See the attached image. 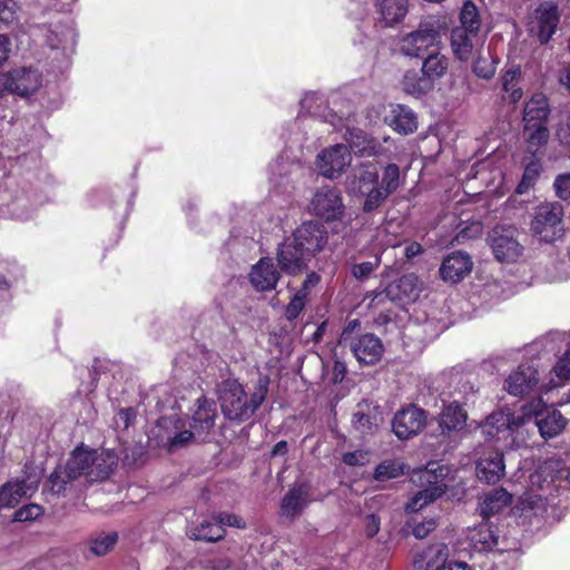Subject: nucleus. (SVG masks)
<instances>
[{"label":"nucleus","mask_w":570,"mask_h":570,"mask_svg":"<svg viewBox=\"0 0 570 570\" xmlns=\"http://www.w3.org/2000/svg\"><path fill=\"white\" fill-rule=\"evenodd\" d=\"M305 299L306 297L298 293L292 297L291 302L285 307V316L288 321H294L298 317L305 307Z\"/></svg>","instance_id":"nucleus-52"},{"label":"nucleus","mask_w":570,"mask_h":570,"mask_svg":"<svg viewBox=\"0 0 570 570\" xmlns=\"http://www.w3.org/2000/svg\"><path fill=\"white\" fill-rule=\"evenodd\" d=\"M364 197L362 210L371 214L377 210L389 198L390 194L383 190L379 185L361 195Z\"/></svg>","instance_id":"nucleus-43"},{"label":"nucleus","mask_w":570,"mask_h":570,"mask_svg":"<svg viewBox=\"0 0 570 570\" xmlns=\"http://www.w3.org/2000/svg\"><path fill=\"white\" fill-rule=\"evenodd\" d=\"M346 373H347V367H346L345 362L335 360L334 365H333L332 382L334 384L342 383L346 376Z\"/></svg>","instance_id":"nucleus-60"},{"label":"nucleus","mask_w":570,"mask_h":570,"mask_svg":"<svg viewBox=\"0 0 570 570\" xmlns=\"http://www.w3.org/2000/svg\"><path fill=\"white\" fill-rule=\"evenodd\" d=\"M327 244L326 226L316 219L305 220L278 245L277 266L283 273L296 276L308 269L309 262L321 254Z\"/></svg>","instance_id":"nucleus-1"},{"label":"nucleus","mask_w":570,"mask_h":570,"mask_svg":"<svg viewBox=\"0 0 570 570\" xmlns=\"http://www.w3.org/2000/svg\"><path fill=\"white\" fill-rule=\"evenodd\" d=\"M379 186L386 193L392 195L401 186L400 168L396 164H389L385 166L382 179L379 180Z\"/></svg>","instance_id":"nucleus-45"},{"label":"nucleus","mask_w":570,"mask_h":570,"mask_svg":"<svg viewBox=\"0 0 570 570\" xmlns=\"http://www.w3.org/2000/svg\"><path fill=\"white\" fill-rule=\"evenodd\" d=\"M551 109L548 97L542 92H534L525 102L523 109L524 135L528 142H548V120Z\"/></svg>","instance_id":"nucleus-4"},{"label":"nucleus","mask_w":570,"mask_h":570,"mask_svg":"<svg viewBox=\"0 0 570 570\" xmlns=\"http://www.w3.org/2000/svg\"><path fill=\"white\" fill-rule=\"evenodd\" d=\"M446 492V485L444 483H434L419 491L410 502L405 505L406 512H416L428 505L429 503L441 498Z\"/></svg>","instance_id":"nucleus-38"},{"label":"nucleus","mask_w":570,"mask_h":570,"mask_svg":"<svg viewBox=\"0 0 570 570\" xmlns=\"http://www.w3.org/2000/svg\"><path fill=\"white\" fill-rule=\"evenodd\" d=\"M321 281V276L316 272H309L306 274L304 282L302 283L301 288L296 292L305 297H307L311 288L315 287Z\"/></svg>","instance_id":"nucleus-57"},{"label":"nucleus","mask_w":570,"mask_h":570,"mask_svg":"<svg viewBox=\"0 0 570 570\" xmlns=\"http://www.w3.org/2000/svg\"><path fill=\"white\" fill-rule=\"evenodd\" d=\"M449 557V549L444 543H435L428 547L420 556L414 560L416 568H422L425 564V569L429 570H446Z\"/></svg>","instance_id":"nucleus-33"},{"label":"nucleus","mask_w":570,"mask_h":570,"mask_svg":"<svg viewBox=\"0 0 570 570\" xmlns=\"http://www.w3.org/2000/svg\"><path fill=\"white\" fill-rule=\"evenodd\" d=\"M513 420V414L504 411H495L488 415L484 420L485 428H494V431H487L488 438H494L500 432H503L509 428L511 421Z\"/></svg>","instance_id":"nucleus-42"},{"label":"nucleus","mask_w":570,"mask_h":570,"mask_svg":"<svg viewBox=\"0 0 570 570\" xmlns=\"http://www.w3.org/2000/svg\"><path fill=\"white\" fill-rule=\"evenodd\" d=\"M281 272L275 266L273 258L262 257L252 266L249 282L257 292H271L277 286Z\"/></svg>","instance_id":"nucleus-19"},{"label":"nucleus","mask_w":570,"mask_h":570,"mask_svg":"<svg viewBox=\"0 0 570 570\" xmlns=\"http://www.w3.org/2000/svg\"><path fill=\"white\" fill-rule=\"evenodd\" d=\"M117 541L118 533L116 531L109 533L102 532L90 539V550L94 554L101 557L112 550Z\"/></svg>","instance_id":"nucleus-44"},{"label":"nucleus","mask_w":570,"mask_h":570,"mask_svg":"<svg viewBox=\"0 0 570 570\" xmlns=\"http://www.w3.org/2000/svg\"><path fill=\"white\" fill-rule=\"evenodd\" d=\"M92 464L90 470V482H104L110 478L118 465L119 456L115 450L92 449Z\"/></svg>","instance_id":"nucleus-26"},{"label":"nucleus","mask_w":570,"mask_h":570,"mask_svg":"<svg viewBox=\"0 0 570 570\" xmlns=\"http://www.w3.org/2000/svg\"><path fill=\"white\" fill-rule=\"evenodd\" d=\"M92 449L83 443L77 445L69 454L63 466V472H68L69 479H79L87 476L90 481V470L92 464Z\"/></svg>","instance_id":"nucleus-24"},{"label":"nucleus","mask_w":570,"mask_h":570,"mask_svg":"<svg viewBox=\"0 0 570 570\" xmlns=\"http://www.w3.org/2000/svg\"><path fill=\"white\" fill-rule=\"evenodd\" d=\"M404 468L405 465L401 462L385 460L375 468L373 476L379 482H385L403 475Z\"/></svg>","instance_id":"nucleus-41"},{"label":"nucleus","mask_w":570,"mask_h":570,"mask_svg":"<svg viewBox=\"0 0 570 570\" xmlns=\"http://www.w3.org/2000/svg\"><path fill=\"white\" fill-rule=\"evenodd\" d=\"M534 423L540 435L544 440H549L559 435L566 429L567 420L560 411L556 409H544L534 412Z\"/></svg>","instance_id":"nucleus-27"},{"label":"nucleus","mask_w":570,"mask_h":570,"mask_svg":"<svg viewBox=\"0 0 570 570\" xmlns=\"http://www.w3.org/2000/svg\"><path fill=\"white\" fill-rule=\"evenodd\" d=\"M400 83L402 90L414 98L425 97L435 88L432 81L423 73L422 69L405 70Z\"/></svg>","instance_id":"nucleus-31"},{"label":"nucleus","mask_w":570,"mask_h":570,"mask_svg":"<svg viewBox=\"0 0 570 570\" xmlns=\"http://www.w3.org/2000/svg\"><path fill=\"white\" fill-rule=\"evenodd\" d=\"M213 520L223 528L224 525L234 527L237 529L246 528V522L244 521V519L234 513L218 512L213 514Z\"/></svg>","instance_id":"nucleus-51"},{"label":"nucleus","mask_w":570,"mask_h":570,"mask_svg":"<svg viewBox=\"0 0 570 570\" xmlns=\"http://www.w3.org/2000/svg\"><path fill=\"white\" fill-rule=\"evenodd\" d=\"M440 41V31L431 23L421 22L416 30L400 39V52L410 58H423L436 50Z\"/></svg>","instance_id":"nucleus-9"},{"label":"nucleus","mask_w":570,"mask_h":570,"mask_svg":"<svg viewBox=\"0 0 570 570\" xmlns=\"http://www.w3.org/2000/svg\"><path fill=\"white\" fill-rule=\"evenodd\" d=\"M11 51V41L7 35H0V66L9 58Z\"/></svg>","instance_id":"nucleus-63"},{"label":"nucleus","mask_w":570,"mask_h":570,"mask_svg":"<svg viewBox=\"0 0 570 570\" xmlns=\"http://www.w3.org/2000/svg\"><path fill=\"white\" fill-rule=\"evenodd\" d=\"M45 513V509L37 503H29L18 509L12 517L13 522H27L39 519Z\"/></svg>","instance_id":"nucleus-49"},{"label":"nucleus","mask_w":570,"mask_h":570,"mask_svg":"<svg viewBox=\"0 0 570 570\" xmlns=\"http://www.w3.org/2000/svg\"><path fill=\"white\" fill-rule=\"evenodd\" d=\"M36 490L37 485L28 484L24 479L8 481L0 487V508H14L21 499L31 497Z\"/></svg>","instance_id":"nucleus-30"},{"label":"nucleus","mask_w":570,"mask_h":570,"mask_svg":"<svg viewBox=\"0 0 570 570\" xmlns=\"http://www.w3.org/2000/svg\"><path fill=\"white\" fill-rule=\"evenodd\" d=\"M9 92L21 97L33 94L40 86V75L37 70L21 67L7 73Z\"/></svg>","instance_id":"nucleus-23"},{"label":"nucleus","mask_w":570,"mask_h":570,"mask_svg":"<svg viewBox=\"0 0 570 570\" xmlns=\"http://www.w3.org/2000/svg\"><path fill=\"white\" fill-rule=\"evenodd\" d=\"M375 10L379 20L384 27H393L403 21L409 11L407 0H375Z\"/></svg>","instance_id":"nucleus-29"},{"label":"nucleus","mask_w":570,"mask_h":570,"mask_svg":"<svg viewBox=\"0 0 570 570\" xmlns=\"http://www.w3.org/2000/svg\"><path fill=\"white\" fill-rule=\"evenodd\" d=\"M458 27L466 29L470 33H480L482 20L479 8L472 0H465L459 13Z\"/></svg>","instance_id":"nucleus-40"},{"label":"nucleus","mask_w":570,"mask_h":570,"mask_svg":"<svg viewBox=\"0 0 570 570\" xmlns=\"http://www.w3.org/2000/svg\"><path fill=\"white\" fill-rule=\"evenodd\" d=\"M512 503V494L503 488H494L489 491L479 504L480 515L482 519H490L491 517L501 512V510Z\"/></svg>","instance_id":"nucleus-34"},{"label":"nucleus","mask_w":570,"mask_h":570,"mask_svg":"<svg viewBox=\"0 0 570 570\" xmlns=\"http://www.w3.org/2000/svg\"><path fill=\"white\" fill-rule=\"evenodd\" d=\"M523 72L520 65H508L499 73L497 89L504 104L517 105L523 98Z\"/></svg>","instance_id":"nucleus-14"},{"label":"nucleus","mask_w":570,"mask_h":570,"mask_svg":"<svg viewBox=\"0 0 570 570\" xmlns=\"http://www.w3.org/2000/svg\"><path fill=\"white\" fill-rule=\"evenodd\" d=\"M553 186L556 194L561 199L570 198V174H562L557 176Z\"/></svg>","instance_id":"nucleus-53"},{"label":"nucleus","mask_w":570,"mask_h":570,"mask_svg":"<svg viewBox=\"0 0 570 570\" xmlns=\"http://www.w3.org/2000/svg\"><path fill=\"white\" fill-rule=\"evenodd\" d=\"M381 406L368 400L356 404L352 417L353 428L362 434H373L382 423Z\"/></svg>","instance_id":"nucleus-20"},{"label":"nucleus","mask_w":570,"mask_h":570,"mask_svg":"<svg viewBox=\"0 0 570 570\" xmlns=\"http://www.w3.org/2000/svg\"><path fill=\"white\" fill-rule=\"evenodd\" d=\"M519 232L512 225H497L487 236L494 258L500 263H515L523 254L524 247L518 239Z\"/></svg>","instance_id":"nucleus-6"},{"label":"nucleus","mask_w":570,"mask_h":570,"mask_svg":"<svg viewBox=\"0 0 570 570\" xmlns=\"http://www.w3.org/2000/svg\"><path fill=\"white\" fill-rule=\"evenodd\" d=\"M468 413L458 401L444 404L436 416L430 419V434L441 442L451 440L466 428Z\"/></svg>","instance_id":"nucleus-7"},{"label":"nucleus","mask_w":570,"mask_h":570,"mask_svg":"<svg viewBox=\"0 0 570 570\" xmlns=\"http://www.w3.org/2000/svg\"><path fill=\"white\" fill-rule=\"evenodd\" d=\"M195 411L189 421V428L196 432V442L204 443L214 430L218 416L216 402L205 395L195 402Z\"/></svg>","instance_id":"nucleus-12"},{"label":"nucleus","mask_w":570,"mask_h":570,"mask_svg":"<svg viewBox=\"0 0 570 570\" xmlns=\"http://www.w3.org/2000/svg\"><path fill=\"white\" fill-rule=\"evenodd\" d=\"M563 207L558 202L540 204L534 208L530 223L532 235L544 243H552L563 236Z\"/></svg>","instance_id":"nucleus-5"},{"label":"nucleus","mask_w":570,"mask_h":570,"mask_svg":"<svg viewBox=\"0 0 570 570\" xmlns=\"http://www.w3.org/2000/svg\"><path fill=\"white\" fill-rule=\"evenodd\" d=\"M309 494L311 485L308 482L294 483L282 500L283 514L291 518L297 517L306 507Z\"/></svg>","instance_id":"nucleus-28"},{"label":"nucleus","mask_w":570,"mask_h":570,"mask_svg":"<svg viewBox=\"0 0 570 570\" xmlns=\"http://www.w3.org/2000/svg\"><path fill=\"white\" fill-rule=\"evenodd\" d=\"M539 384L538 370L525 363L520 364L504 382V390L513 396L524 397L529 395Z\"/></svg>","instance_id":"nucleus-15"},{"label":"nucleus","mask_w":570,"mask_h":570,"mask_svg":"<svg viewBox=\"0 0 570 570\" xmlns=\"http://www.w3.org/2000/svg\"><path fill=\"white\" fill-rule=\"evenodd\" d=\"M301 107L307 111V115H299L296 118V124L298 127L312 130V135H306V140L315 138L316 141H320L322 136H317V134L340 132L343 129H345L343 138L347 140L346 135L350 131L347 119L331 110L322 96L317 94L305 96L301 101Z\"/></svg>","instance_id":"nucleus-3"},{"label":"nucleus","mask_w":570,"mask_h":570,"mask_svg":"<svg viewBox=\"0 0 570 570\" xmlns=\"http://www.w3.org/2000/svg\"><path fill=\"white\" fill-rule=\"evenodd\" d=\"M472 268L471 256L465 252L455 250L443 258L439 272L444 282L458 284L472 272Z\"/></svg>","instance_id":"nucleus-17"},{"label":"nucleus","mask_w":570,"mask_h":570,"mask_svg":"<svg viewBox=\"0 0 570 570\" xmlns=\"http://www.w3.org/2000/svg\"><path fill=\"white\" fill-rule=\"evenodd\" d=\"M361 145H331L317 156V166L321 174L328 179H336L343 170L351 165V153L356 150L354 147Z\"/></svg>","instance_id":"nucleus-11"},{"label":"nucleus","mask_w":570,"mask_h":570,"mask_svg":"<svg viewBox=\"0 0 570 570\" xmlns=\"http://www.w3.org/2000/svg\"><path fill=\"white\" fill-rule=\"evenodd\" d=\"M361 327L360 320H352L347 323V325L344 327L341 337H340V344H348L351 342V335Z\"/></svg>","instance_id":"nucleus-61"},{"label":"nucleus","mask_w":570,"mask_h":570,"mask_svg":"<svg viewBox=\"0 0 570 570\" xmlns=\"http://www.w3.org/2000/svg\"><path fill=\"white\" fill-rule=\"evenodd\" d=\"M271 379L259 375L253 393L248 396L244 385L234 377L223 380L216 386L217 401L223 416L230 422L244 423L250 420L265 402Z\"/></svg>","instance_id":"nucleus-2"},{"label":"nucleus","mask_w":570,"mask_h":570,"mask_svg":"<svg viewBox=\"0 0 570 570\" xmlns=\"http://www.w3.org/2000/svg\"><path fill=\"white\" fill-rule=\"evenodd\" d=\"M535 12L538 40L541 45H547L559 24V8L553 2H544L538 7Z\"/></svg>","instance_id":"nucleus-22"},{"label":"nucleus","mask_w":570,"mask_h":570,"mask_svg":"<svg viewBox=\"0 0 570 570\" xmlns=\"http://www.w3.org/2000/svg\"><path fill=\"white\" fill-rule=\"evenodd\" d=\"M226 530L213 519L204 520L189 531V538L195 541L217 542L225 538Z\"/></svg>","instance_id":"nucleus-39"},{"label":"nucleus","mask_w":570,"mask_h":570,"mask_svg":"<svg viewBox=\"0 0 570 570\" xmlns=\"http://www.w3.org/2000/svg\"><path fill=\"white\" fill-rule=\"evenodd\" d=\"M232 561L227 558H216L208 560L206 568L209 570H228Z\"/></svg>","instance_id":"nucleus-64"},{"label":"nucleus","mask_w":570,"mask_h":570,"mask_svg":"<svg viewBox=\"0 0 570 570\" xmlns=\"http://www.w3.org/2000/svg\"><path fill=\"white\" fill-rule=\"evenodd\" d=\"M540 164L538 161H531L529 163L523 173V178H525V181H530L532 185H534V181L540 175Z\"/></svg>","instance_id":"nucleus-62"},{"label":"nucleus","mask_w":570,"mask_h":570,"mask_svg":"<svg viewBox=\"0 0 570 570\" xmlns=\"http://www.w3.org/2000/svg\"><path fill=\"white\" fill-rule=\"evenodd\" d=\"M498 59L478 57L472 63V72L480 79L491 80L497 71Z\"/></svg>","instance_id":"nucleus-46"},{"label":"nucleus","mask_w":570,"mask_h":570,"mask_svg":"<svg viewBox=\"0 0 570 570\" xmlns=\"http://www.w3.org/2000/svg\"><path fill=\"white\" fill-rule=\"evenodd\" d=\"M422 59L421 69L435 86L436 81L443 78L448 72L450 60L445 55L439 52L438 49L429 52V55L424 56Z\"/></svg>","instance_id":"nucleus-36"},{"label":"nucleus","mask_w":570,"mask_h":570,"mask_svg":"<svg viewBox=\"0 0 570 570\" xmlns=\"http://www.w3.org/2000/svg\"><path fill=\"white\" fill-rule=\"evenodd\" d=\"M348 346L362 365L376 364L384 353L382 341L372 333H366L351 340Z\"/></svg>","instance_id":"nucleus-18"},{"label":"nucleus","mask_w":570,"mask_h":570,"mask_svg":"<svg viewBox=\"0 0 570 570\" xmlns=\"http://www.w3.org/2000/svg\"><path fill=\"white\" fill-rule=\"evenodd\" d=\"M118 417L122 422L124 429H128L136 421L137 410L132 406L120 409L118 411Z\"/></svg>","instance_id":"nucleus-59"},{"label":"nucleus","mask_w":570,"mask_h":570,"mask_svg":"<svg viewBox=\"0 0 570 570\" xmlns=\"http://www.w3.org/2000/svg\"><path fill=\"white\" fill-rule=\"evenodd\" d=\"M17 9L14 0H0V28L9 27L14 21Z\"/></svg>","instance_id":"nucleus-50"},{"label":"nucleus","mask_w":570,"mask_h":570,"mask_svg":"<svg viewBox=\"0 0 570 570\" xmlns=\"http://www.w3.org/2000/svg\"><path fill=\"white\" fill-rule=\"evenodd\" d=\"M307 212L326 223L341 222L345 216L341 190L334 186L320 187L311 198Z\"/></svg>","instance_id":"nucleus-8"},{"label":"nucleus","mask_w":570,"mask_h":570,"mask_svg":"<svg viewBox=\"0 0 570 570\" xmlns=\"http://www.w3.org/2000/svg\"><path fill=\"white\" fill-rule=\"evenodd\" d=\"M76 479H69L68 472H63L62 464H58L49 474L43 484V491L57 498H65Z\"/></svg>","instance_id":"nucleus-37"},{"label":"nucleus","mask_w":570,"mask_h":570,"mask_svg":"<svg viewBox=\"0 0 570 570\" xmlns=\"http://www.w3.org/2000/svg\"><path fill=\"white\" fill-rule=\"evenodd\" d=\"M500 529L490 519H483L474 529L472 541L481 551L499 550Z\"/></svg>","instance_id":"nucleus-32"},{"label":"nucleus","mask_w":570,"mask_h":570,"mask_svg":"<svg viewBox=\"0 0 570 570\" xmlns=\"http://www.w3.org/2000/svg\"><path fill=\"white\" fill-rule=\"evenodd\" d=\"M381 258L375 255L372 259L362 263H355L351 266V275L358 282L370 278L373 272L380 266Z\"/></svg>","instance_id":"nucleus-47"},{"label":"nucleus","mask_w":570,"mask_h":570,"mask_svg":"<svg viewBox=\"0 0 570 570\" xmlns=\"http://www.w3.org/2000/svg\"><path fill=\"white\" fill-rule=\"evenodd\" d=\"M479 33H470L466 29L454 27L451 30L450 45L454 57L460 61H468L473 53L474 41Z\"/></svg>","instance_id":"nucleus-35"},{"label":"nucleus","mask_w":570,"mask_h":570,"mask_svg":"<svg viewBox=\"0 0 570 570\" xmlns=\"http://www.w3.org/2000/svg\"><path fill=\"white\" fill-rule=\"evenodd\" d=\"M342 461L350 466L364 465L367 461V452L361 450L345 452L342 456Z\"/></svg>","instance_id":"nucleus-54"},{"label":"nucleus","mask_w":570,"mask_h":570,"mask_svg":"<svg viewBox=\"0 0 570 570\" xmlns=\"http://www.w3.org/2000/svg\"><path fill=\"white\" fill-rule=\"evenodd\" d=\"M191 441L196 442V432L189 428V430H183L176 432L174 435H168L166 445L168 451L173 452L187 446Z\"/></svg>","instance_id":"nucleus-48"},{"label":"nucleus","mask_w":570,"mask_h":570,"mask_svg":"<svg viewBox=\"0 0 570 570\" xmlns=\"http://www.w3.org/2000/svg\"><path fill=\"white\" fill-rule=\"evenodd\" d=\"M380 518L375 513H371L365 517L364 520V527H365V534L367 538H373L380 531Z\"/></svg>","instance_id":"nucleus-58"},{"label":"nucleus","mask_w":570,"mask_h":570,"mask_svg":"<svg viewBox=\"0 0 570 570\" xmlns=\"http://www.w3.org/2000/svg\"><path fill=\"white\" fill-rule=\"evenodd\" d=\"M475 474L480 482L498 483L505 474L503 452L497 449L484 452L475 462Z\"/></svg>","instance_id":"nucleus-16"},{"label":"nucleus","mask_w":570,"mask_h":570,"mask_svg":"<svg viewBox=\"0 0 570 570\" xmlns=\"http://www.w3.org/2000/svg\"><path fill=\"white\" fill-rule=\"evenodd\" d=\"M422 291V284L414 273L404 274L401 277L390 282L382 293L375 295L380 302L384 295L387 299L400 303L409 304L415 302Z\"/></svg>","instance_id":"nucleus-13"},{"label":"nucleus","mask_w":570,"mask_h":570,"mask_svg":"<svg viewBox=\"0 0 570 570\" xmlns=\"http://www.w3.org/2000/svg\"><path fill=\"white\" fill-rule=\"evenodd\" d=\"M428 411L415 404L397 410L392 420V431L399 440H409L430 426Z\"/></svg>","instance_id":"nucleus-10"},{"label":"nucleus","mask_w":570,"mask_h":570,"mask_svg":"<svg viewBox=\"0 0 570 570\" xmlns=\"http://www.w3.org/2000/svg\"><path fill=\"white\" fill-rule=\"evenodd\" d=\"M379 169L374 164H361L346 177V189L348 194L360 196L379 185Z\"/></svg>","instance_id":"nucleus-21"},{"label":"nucleus","mask_w":570,"mask_h":570,"mask_svg":"<svg viewBox=\"0 0 570 570\" xmlns=\"http://www.w3.org/2000/svg\"><path fill=\"white\" fill-rule=\"evenodd\" d=\"M435 528H436V521L434 519H429V520L416 523L413 527L412 533L417 539H424L433 530H435Z\"/></svg>","instance_id":"nucleus-55"},{"label":"nucleus","mask_w":570,"mask_h":570,"mask_svg":"<svg viewBox=\"0 0 570 570\" xmlns=\"http://www.w3.org/2000/svg\"><path fill=\"white\" fill-rule=\"evenodd\" d=\"M556 374L563 380L570 379V348L559 358L556 365Z\"/></svg>","instance_id":"nucleus-56"},{"label":"nucleus","mask_w":570,"mask_h":570,"mask_svg":"<svg viewBox=\"0 0 570 570\" xmlns=\"http://www.w3.org/2000/svg\"><path fill=\"white\" fill-rule=\"evenodd\" d=\"M385 121L396 132L409 135L417 128V117L415 112L406 105L393 104L390 106L389 115Z\"/></svg>","instance_id":"nucleus-25"}]
</instances>
